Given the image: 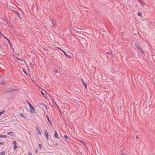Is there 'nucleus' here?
<instances>
[{
	"label": "nucleus",
	"mask_w": 155,
	"mask_h": 155,
	"mask_svg": "<svg viewBox=\"0 0 155 155\" xmlns=\"http://www.w3.org/2000/svg\"><path fill=\"white\" fill-rule=\"evenodd\" d=\"M107 54H109L110 55H112L113 56V54L111 51H109L107 52Z\"/></svg>",
	"instance_id": "412c9836"
},
{
	"label": "nucleus",
	"mask_w": 155,
	"mask_h": 155,
	"mask_svg": "<svg viewBox=\"0 0 155 155\" xmlns=\"http://www.w3.org/2000/svg\"><path fill=\"white\" fill-rule=\"evenodd\" d=\"M137 0L139 2H140V0Z\"/></svg>",
	"instance_id": "09e8293b"
},
{
	"label": "nucleus",
	"mask_w": 155,
	"mask_h": 155,
	"mask_svg": "<svg viewBox=\"0 0 155 155\" xmlns=\"http://www.w3.org/2000/svg\"><path fill=\"white\" fill-rule=\"evenodd\" d=\"M54 136L55 137H56L57 139H59V138L58 136V135L57 134V133L56 130L54 131Z\"/></svg>",
	"instance_id": "6e6552de"
},
{
	"label": "nucleus",
	"mask_w": 155,
	"mask_h": 155,
	"mask_svg": "<svg viewBox=\"0 0 155 155\" xmlns=\"http://www.w3.org/2000/svg\"><path fill=\"white\" fill-rule=\"evenodd\" d=\"M1 74H0V76H1Z\"/></svg>",
	"instance_id": "603ef678"
},
{
	"label": "nucleus",
	"mask_w": 155,
	"mask_h": 155,
	"mask_svg": "<svg viewBox=\"0 0 155 155\" xmlns=\"http://www.w3.org/2000/svg\"><path fill=\"white\" fill-rule=\"evenodd\" d=\"M41 93L43 95H45V94L44 93V92L42 91H41Z\"/></svg>",
	"instance_id": "2f4dec72"
},
{
	"label": "nucleus",
	"mask_w": 155,
	"mask_h": 155,
	"mask_svg": "<svg viewBox=\"0 0 155 155\" xmlns=\"http://www.w3.org/2000/svg\"><path fill=\"white\" fill-rule=\"evenodd\" d=\"M53 24V25L54 26V25Z\"/></svg>",
	"instance_id": "3c124183"
},
{
	"label": "nucleus",
	"mask_w": 155,
	"mask_h": 155,
	"mask_svg": "<svg viewBox=\"0 0 155 155\" xmlns=\"http://www.w3.org/2000/svg\"><path fill=\"white\" fill-rule=\"evenodd\" d=\"M36 130L37 131L38 134L39 135H41V131H40V130H39V128H38V126H36Z\"/></svg>",
	"instance_id": "20e7f679"
},
{
	"label": "nucleus",
	"mask_w": 155,
	"mask_h": 155,
	"mask_svg": "<svg viewBox=\"0 0 155 155\" xmlns=\"http://www.w3.org/2000/svg\"><path fill=\"white\" fill-rule=\"evenodd\" d=\"M64 137L66 139H67L68 138V136L67 135H64Z\"/></svg>",
	"instance_id": "bb28decb"
},
{
	"label": "nucleus",
	"mask_w": 155,
	"mask_h": 155,
	"mask_svg": "<svg viewBox=\"0 0 155 155\" xmlns=\"http://www.w3.org/2000/svg\"><path fill=\"white\" fill-rule=\"evenodd\" d=\"M13 11H14V12H15V13H16V11H15V10H14Z\"/></svg>",
	"instance_id": "de8ad7c7"
},
{
	"label": "nucleus",
	"mask_w": 155,
	"mask_h": 155,
	"mask_svg": "<svg viewBox=\"0 0 155 155\" xmlns=\"http://www.w3.org/2000/svg\"><path fill=\"white\" fill-rule=\"evenodd\" d=\"M16 58L17 60H21V61H22V60H21V59H19V58H18V57H16Z\"/></svg>",
	"instance_id": "c756f323"
},
{
	"label": "nucleus",
	"mask_w": 155,
	"mask_h": 155,
	"mask_svg": "<svg viewBox=\"0 0 155 155\" xmlns=\"http://www.w3.org/2000/svg\"><path fill=\"white\" fill-rule=\"evenodd\" d=\"M5 151H2L0 153V155H5Z\"/></svg>",
	"instance_id": "a211bd4d"
},
{
	"label": "nucleus",
	"mask_w": 155,
	"mask_h": 155,
	"mask_svg": "<svg viewBox=\"0 0 155 155\" xmlns=\"http://www.w3.org/2000/svg\"><path fill=\"white\" fill-rule=\"evenodd\" d=\"M46 117L47 118L48 120V122H49V123H50L51 121H50V119H49V118L48 116V115H46Z\"/></svg>",
	"instance_id": "f3484780"
},
{
	"label": "nucleus",
	"mask_w": 155,
	"mask_h": 155,
	"mask_svg": "<svg viewBox=\"0 0 155 155\" xmlns=\"http://www.w3.org/2000/svg\"><path fill=\"white\" fill-rule=\"evenodd\" d=\"M10 48H12L13 50V51H14L12 45H11V44H10Z\"/></svg>",
	"instance_id": "b1692460"
},
{
	"label": "nucleus",
	"mask_w": 155,
	"mask_h": 155,
	"mask_svg": "<svg viewBox=\"0 0 155 155\" xmlns=\"http://www.w3.org/2000/svg\"><path fill=\"white\" fill-rule=\"evenodd\" d=\"M121 155H126V154L125 153H122L121 154Z\"/></svg>",
	"instance_id": "c9c22d12"
},
{
	"label": "nucleus",
	"mask_w": 155,
	"mask_h": 155,
	"mask_svg": "<svg viewBox=\"0 0 155 155\" xmlns=\"http://www.w3.org/2000/svg\"><path fill=\"white\" fill-rule=\"evenodd\" d=\"M7 40L8 41V43H9V45H10V44H11L10 43V40H9V39H7Z\"/></svg>",
	"instance_id": "473e14b6"
},
{
	"label": "nucleus",
	"mask_w": 155,
	"mask_h": 155,
	"mask_svg": "<svg viewBox=\"0 0 155 155\" xmlns=\"http://www.w3.org/2000/svg\"><path fill=\"white\" fill-rule=\"evenodd\" d=\"M59 111L61 112V110H60V109H59Z\"/></svg>",
	"instance_id": "8fccbe9b"
},
{
	"label": "nucleus",
	"mask_w": 155,
	"mask_h": 155,
	"mask_svg": "<svg viewBox=\"0 0 155 155\" xmlns=\"http://www.w3.org/2000/svg\"><path fill=\"white\" fill-rule=\"evenodd\" d=\"M20 116L21 117H23L24 118H26V117L25 116H24V114L23 113H21L20 114Z\"/></svg>",
	"instance_id": "4468645a"
},
{
	"label": "nucleus",
	"mask_w": 155,
	"mask_h": 155,
	"mask_svg": "<svg viewBox=\"0 0 155 155\" xmlns=\"http://www.w3.org/2000/svg\"><path fill=\"white\" fill-rule=\"evenodd\" d=\"M3 37L4 38H5V39H8L7 38L5 37V36H3V35H2Z\"/></svg>",
	"instance_id": "e433bc0d"
},
{
	"label": "nucleus",
	"mask_w": 155,
	"mask_h": 155,
	"mask_svg": "<svg viewBox=\"0 0 155 155\" xmlns=\"http://www.w3.org/2000/svg\"><path fill=\"white\" fill-rule=\"evenodd\" d=\"M79 141L80 142H81V143H82V142H84L83 141H81V140H79Z\"/></svg>",
	"instance_id": "ea45409f"
},
{
	"label": "nucleus",
	"mask_w": 155,
	"mask_h": 155,
	"mask_svg": "<svg viewBox=\"0 0 155 155\" xmlns=\"http://www.w3.org/2000/svg\"><path fill=\"white\" fill-rule=\"evenodd\" d=\"M16 90H18V89H11V88H9V89L8 90V91L9 92H11L12 91H16Z\"/></svg>",
	"instance_id": "9b49d317"
},
{
	"label": "nucleus",
	"mask_w": 155,
	"mask_h": 155,
	"mask_svg": "<svg viewBox=\"0 0 155 155\" xmlns=\"http://www.w3.org/2000/svg\"><path fill=\"white\" fill-rule=\"evenodd\" d=\"M139 2L141 3V5L144 7V5H145V3L143 2H142L140 0V2Z\"/></svg>",
	"instance_id": "1a4fd4ad"
},
{
	"label": "nucleus",
	"mask_w": 155,
	"mask_h": 155,
	"mask_svg": "<svg viewBox=\"0 0 155 155\" xmlns=\"http://www.w3.org/2000/svg\"><path fill=\"white\" fill-rule=\"evenodd\" d=\"M38 146H39V147L40 148V149H41V144H39V145H38Z\"/></svg>",
	"instance_id": "7c9ffc66"
},
{
	"label": "nucleus",
	"mask_w": 155,
	"mask_h": 155,
	"mask_svg": "<svg viewBox=\"0 0 155 155\" xmlns=\"http://www.w3.org/2000/svg\"><path fill=\"white\" fill-rule=\"evenodd\" d=\"M16 13L18 17H19L20 18H21L19 15V13L18 12H16Z\"/></svg>",
	"instance_id": "ddd939ff"
},
{
	"label": "nucleus",
	"mask_w": 155,
	"mask_h": 155,
	"mask_svg": "<svg viewBox=\"0 0 155 155\" xmlns=\"http://www.w3.org/2000/svg\"><path fill=\"white\" fill-rule=\"evenodd\" d=\"M35 108L32 106L30 107V110L32 113H35Z\"/></svg>",
	"instance_id": "39448f33"
},
{
	"label": "nucleus",
	"mask_w": 155,
	"mask_h": 155,
	"mask_svg": "<svg viewBox=\"0 0 155 155\" xmlns=\"http://www.w3.org/2000/svg\"><path fill=\"white\" fill-rule=\"evenodd\" d=\"M12 143L14 145V146H15L17 143V142H16V141H13Z\"/></svg>",
	"instance_id": "5701e85b"
},
{
	"label": "nucleus",
	"mask_w": 155,
	"mask_h": 155,
	"mask_svg": "<svg viewBox=\"0 0 155 155\" xmlns=\"http://www.w3.org/2000/svg\"><path fill=\"white\" fill-rule=\"evenodd\" d=\"M54 145L57 146L58 145V143H56L54 144Z\"/></svg>",
	"instance_id": "72a5a7b5"
},
{
	"label": "nucleus",
	"mask_w": 155,
	"mask_h": 155,
	"mask_svg": "<svg viewBox=\"0 0 155 155\" xmlns=\"http://www.w3.org/2000/svg\"><path fill=\"white\" fill-rule=\"evenodd\" d=\"M5 110H3V111H2L1 112H0V116L1 114H4L5 112Z\"/></svg>",
	"instance_id": "4be33fe9"
},
{
	"label": "nucleus",
	"mask_w": 155,
	"mask_h": 155,
	"mask_svg": "<svg viewBox=\"0 0 155 155\" xmlns=\"http://www.w3.org/2000/svg\"><path fill=\"white\" fill-rule=\"evenodd\" d=\"M7 134L10 136H12L13 134V132H8Z\"/></svg>",
	"instance_id": "f8f14e48"
},
{
	"label": "nucleus",
	"mask_w": 155,
	"mask_h": 155,
	"mask_svg": "<svg viewBox=\"0 0 155 155\" xmlns=\"http://www.w3.org/2000/svg\"><path fill=\"white\" fill-rule=\"evenodd\" d=\"M79 141L80 142H81V143H82V142H84L83 141H81V140H79Z\"/></svg>",
	"instance_id": "58836bf2"
},
{
	"label": "nucleus",
	"mask_w": 155,
	"mask_h": 155,
	"mask_svg": "<svg viewBox=\"0 0 155 155\" xmlns=\"http://www.w3.org/2000/svg\"><path fill=\"white\" fill-rule=\"evenodd\" d=\"M28 155H32V154L31 152H29L28 153Z\"/></svg>",
	"instance_id": "c85d7f7f"
},
{
	"label": "nucleus",
	"mask_w": 155,
	"mask_h": 155,
	"mask_svg": "<svg viewBox=\"0 0 155 155\" xmlns=\"http://www.w3.org/2000/svg\"><path fill=\"white\" fill-rule=\"evenodd\" d=\"M5 84V82L4 81H1L0 82V85H3Z\"/></svg>",
	"instance_id": "aec40b11"
},
{
	"label": "nucleus",
	"mask_w": 155,
	"mask_h": 155,
	"mask_svg": "<svg viewBox=\"0 0 155 155\" xmlns=\"http://www.w3.org/2000/svg\"><path fill=\"white\" fill-rule=\"evenodd\" d=\"M7 25L10 28H14V26L11 23L9 22Z\"/></svg>",
	"instance_id": "7ed1b4c3"
},
{
	"label": "nucleus",
	"mask_w": 155,
	"mask_h": 155,
	"mask_svg": "<svg viewBox=\"0 0 155 155\" xmlns=\"http://www.w3.org/2000/svg\"><path fill=\"white\" fill-rule=\"evenodd\" d=\"M60 50H61V51L62 52H63V51H64L63 50H62V49H60Z\"/></svg>",
	"instance_id": "49530a36"
},
{
	"label": "nucleus",
	"mask_w": 155,
	"mask_h": 155,
	"mask_svg": "<svg viewBox=\"0 0 155 155\" xmlns=\"http://www.w3.org/2000/svg\"><path fill=\"white\" fill-rule=\"evenodd\" d=\"M17 148H18V147L16 145L14 146L13 147L14 150H16L17 149Z\"/></svg>",
	"instance_id": "6ab92c4d"
},
{
	"label": "nucleus",
	"mask_w": 155,
	"mask_h": 155,
	"mask_svg": "<svg viewBox=\"0 0 155 155\" xmlns=\"http://www.w3.org/2000/svg\"><path fill=\"white\" fill-rule=\"evenodd\" d=\"M45 134L47 140H49L48 131L46 130H45Z\"/></svg>",
	"instance_id": "f03ea898"
},
{
	"label": "nucleus",
	"mask_w": 155,
	"mask_h": 155,
	"mask_svg": "<svg viewBox=\"0 0 155 155\" xmlns=\"http://www.w3.org/2000/svg\"><path fill=\"white\" fill-rule=\"evenodd\" d=\"M4 20L6 23H7V24L9 23L8 20L7 19L4 18Z\"/></svg>",
	"instance_id": "9d476101"
},
{
	"label": "nucleus",
	"mask_w": 155,
	"mask_h": 155,
	"mask_svg": "<svg viewBox=\"0 0 155 155\" xmlns=\"http://www.w3.org/2000/svg\"><path fill=\"white\" fill-rule=\"evenodd\" d=\"M135 46L139 50L140 53L142 54L144 53V52L143 51L141 48V45L139 43H137L136 42L135 43Z\"/></svg>",
	"instance_id": "f257e3e1"
},
{
	"label": "nucleus",
	"mask_w": 155,
	"mask_h": 155,
	"mask_svg": "<svg viewBox=\"0 0 155 155\" xmlns=\"http://www.w3.org/2000/svg\"><path fill=\"white\" fill-rule=\"evenodd\" d=\"M51 101H52L54 103L56 102H55V101L54 100V99H51Z\"/></svg>",
	"instance_id": "f704fd0d"
},
{
	"label": "nucleus",
	"mask_w": 155,
	"mask_h": 155,
	"mask_svg": "<svg viewBox=\"0 0 155 155\" xmlns=\"http://www.w3.org/2000/svg\"><path fill=\"white\" fill-rule=\"evenodd\" d=\"M55 105H56L57 107H58V109H59V106H58V105L56 103V102H55L54 103Z\"/></svg>",
	"instance_id": "a878e982"
},
{
	"label": "nucleus",
	"mask_w": 155,
	"mask_h": 155,
	"mask_svg": "<svg viewBox=\"0 0 155 155\" xmlns=\"http://www.w3.org/2000/svg\"><path fill=\"white\" fill-rule=\"evenodd\" d=\"M0 144L1 145H3V143L2 142H0Z\"/></svg>",
	"instance_id": "a19ab883"
},
{
	"label": "nucleus",
	"mask_w": 155,
	"mask_h": 155,
	"mask_svg": "<svg viewBox=\"0 0 155 155\" xmlns=\"http://www.w3.org/2000/svg\"><path fill=\"white\" fill-rule=\"evenodd\" d=\"M54 72H55V73H58V71L57 70V69H55L54 70Z\"/></svg>",
	"instance_id": "393cba45"
},
{
	"label": "nucleus",
	"mask_w": 155,
	"mask_h": 155,
	"mask_svg": "<svg viewBox=\"0 0 155 155\" xmlns=\"http://www.w3.org/2000/svg\"><path fill=\"white\" fill-rule=\"evenodd\" d=\"M82 143L83 144V145H85V143H84V142H82Z\"/></svg>",
	"instance_id": "c03bdc74"
},
{
	"label": "nucleus",
	"mask_w": 155,
	"mask_h": 155,
	"mask_svg": "<svg viewBox=\"0 0 155 155\" xmlns=\"http://www.w3.org/2000/svg\"><path fill=\"white\" fill-rule=\"evenodd\" d=\"M84 147H86V148H87V146L86 145V144H85V145H84Z\"/></svg>",
	"instance_id": "79ce46f5"
},
{
	"label": "nucleus",
	"mask_w": 155,
	"mask_h": 155,
	"mask_svg": "<svg viewBox=\"0 0 155 155\" xmlns=\"http://www.w3.org/2000/svg\"><path fill=\"white\" fill-rule=\"evenodd\" d=\"M81 82H82V84L84 86L85 88H87V84L86 83H85L84 82V80L82 79L81 80Z\"/></svg>",
	"instance_id": "0eeeda50"
},
{
	"label": "nucleus",
	"mask_w": 155,
	"mask_h": 155,
	"mask_svg": "<svg viewBox=\"0 0 155 155\" xmlns=\"http://www.w3.org/2000/svg\"><path fill=\"white\" fill-rule=\"evenodd\" d=\"M141 15H142V14H141V13H140V12L138 13V16H140Z\"/></svg>",
	"instance_id": "cd10ccee"
},
{
	"label": "nucleus",
	"mask_w": 155,
	"mask_h": 155,
	"mask_svg": "<svg viewBox=\"0 0 155 155\" xmlns=\"http://www.w3.org/2000/svg\"><path fill=\"white\" fill-rule=\"evenodd\" d=\"M23 71H24V72L26 74H27V73H26V72L25 71V70H23Z\"/></svg>",
	"instance_id": "4c0bfd02"
},
{
	"label": "nucleus",
	"mask_w": 155,
	"mask_h": 155,
	"mask_svg": "<svg viewBox=\"0 0 155 155\" xmlns=\"http://www.w3.org/2000/svg\"><path fill=\"white\" fill-rule=\"evenodd\" d=\"M35 152L36 153H37L38 151H37V150H36L35 151Z\"/></svg>",
	"instance_id": "a18cd8bd"
},
{
	"label": "nucleus",
	"mask_w": 155,
	"mask_h": 155,
	"mask_svg": "<svg viewBox=\"0 0 155 155\" xmlns=\"http://www.w3.org/2000/svg\"><path fill=\"white\" fill-rule=\"evenodd\" d=\"M63 52L64 54L66 55V57H68V58H71V56H70V55H69L68 54H67L66 53V52H65V51H63Z\"/></svg>",
	"instance_id": "423d86ee"
},
{
	"label": "nucleus",
	"mask_w": 155,
	"mask_h": 155,
	"mask_svg": "<svg viewBox=\"0 0 155 155\" xmlns=\"http://www.w3.org/2000/svg\"><path fill=\"white\" fill-rule=\"evenodd\" d=\"M136 138H137V139H139V138H138V136H137H137H136Z\"/></svg>",
	"instance_id": "37998d69"
},
{
	"label": "nucleus",
	"mask_w": 155,
	"mask_h": 155,
	"mask_svg": "<svg viewBox=\"0 0 155 155\" xmlns=\"http://www.w3.org/2000/svg\"><path fill=\"white\" fill-rule=\"evenodd\" d=\"M6 136L5 135H4L2 134H0V137H2L4 138L6 137Z\"/></svg>",
	"instance_id": "2eb2a0df"
},
{
	"label": "nucleus",
	"mask_w": 155,
	"mask_h": 155,
	"mask_svg": "<svg viewBox=\"0 0 155 155\" xmlns=\"http://www.w3.org/2000/svg\"><path fill=\"white\" fill-rule=\"evenodd\" d=\"M27 104L30 107L32 106L31 104L28 102V101H27Z\"/></svg>",
	"instance_id": "dca6fc26"
}]
</instances>
